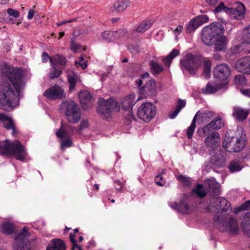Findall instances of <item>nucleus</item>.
I'll return each instance as SVG.
<instances>
[{
  "instance_id": "obj_1",
  "label": "nucleus",
  "mask_w": 250,
  "mask_h": 250,
  "mask_svg": "<svg viewBox=\"0 0 250 250\" xmlns=\"http://www.w3.org/2000/svg\"><path fill=\"white\" fill-rule=\"evenodd\" d=\"M18 98L10 83L2 82L0 84V108L10 111L16 106Z\"/></svg>"
},
{
  "instance_id": "obj_2",
  "label": "nucleus",
  "mask_w": 250,
  "mask_h": 250,
  "mask_svg": "<svg viewBox=\"0 0 250 250\" xmlns=\"http://www.w3.org/2000/svg\"><path fill=\"white\" fill-rule=\"evenodd\" d=\"M0 155L13 156L17 160L23 161L26 152L23 146L17 140L12 142L8 140L0 142Z\"/></svg>"
},
{
  "instance_id": "obj_3",
  "label": "nucleus",
  "mask_w": 250,
  "mask_h": 250,
  "mask_svg": "<svg viewBox=\"0 0 250 250\" xmlns=\"http://www.w3.org/2000/svg\"><path fill=\"white\" fill-rule=\"evenodd\" d=\"M224 214L221 216L218 213L214 216V222L217 229L222 232H228L230 235L239 234V227L237 220L234 217Z\"/></svg>"
},
{
  "instance_id": "obj_4",
  "label": "nucleus",
  "mask_w": 250,
  "mask_h": 250,
  "mask_svg": "<svg viewBox=\"0 0 250 250\" xmlns=\"http://www.w3.org/2000/svg\"><path fill=\"white\" fill-rule=\"evenodd\" d=\"M246 137L238 131L227 132L223 146L229 152L240 151L246 146Z\"/></svg>"
},
{
  "instance_id": "obj_5",
  "label": "nucleus",
  "mask_w": 250,
  "mask_h": 250,
  "mask_svg": "<svg viewBox=\"0 0 250 250\" xmlns=\"http://www.w3.org/2000/svg\"><path fill=\"white\" fill-rule=\"evenodd\" d=\"M224 32L225 28L221 23L213 22L203 28L201 36L202 42L207 45H212L213 40Z\"/></svg>"
},
{
  "instance_id": "obj_6",
  "label": "nucleus",
  "mask_w": 250,
  "mask_h": 250,
  "mask_svg": "<svg viewBox=\"0 0 250 250\" xmlns=\"http://www.w3.org/2000/svg\"><path fill=\"white\" fill-rule=\"evenodd\" d=\"M232 211L230 204L222 197H212L209 200L207 212H216L214 216L219 214L221 216L224 214H229Z\"/></svg>"
},
{
  "instance_id": "obj_7",
  "label": "nucleus",
  "mask_w": 250,
  "mask_h": 250,
  "mask_svg": "<svg viewBox=\"0 0 250 250\" xmlns=\"http://www.w3.org/2000/svg\"><path fill=\"white\" fill-rule=\"evenodd\" d=\"M203 61L201 56L188 53L184 59L181 60L180 64L183 71L185 69L190 74L194 75L196 73Z\"/></svg>"
},
{
  "instance_id": "obj_8",
  "label": "nucleus",
  "mask_w": 250,
  "mask_h": 250,
  "mask_svg": "<svg viewBox=\"0 0 250 250\" xmlns=\"http://www.w3.org/2000/svg\"><path fill=\"white\" fill-rule=\"evenodd\" d=\"M98 112L105 118H108L112 112H118L120 105L115 100L110 98L106 100L100 97L99 99Z\"/></svg>"
},
{
  "instance_id": "obj_9",
  "label": "nucleus",
  "mask_w": 250,
  "mask_h": 250,
  "mask_svg": "<svg viewBox=\"0 0 250 250\" xmlns=\"http://www.w3.org/2000/svg\"><path fill=\"white\" fill-rule=\"evenodd\" d=\"M28 230V228L25 226L21 232L15 234L13 250H31L30 243L28 239L30 233Z\"/></svg>"
},
{
  "instance_id": "obj_10",
  "label": "nucleus",
  "mask_w": 250,
  "mask_h": 250,
  "mask_svg": "<svg viewBox=\"0 0 250 250\" xmlns=\"http://www.w3.org/2000/svg\"><path fill=\"white\" fill-rule=\"evenodd\" d=\"M65 108L64 113L68 122L75 124L81 118V111L77 104L71 101L64 103Z\"/></svg>"
},
{
  "instance_id": "obj_11",
  "label": "nucleus",
  "mask_w": 250,
  "mask_h": 250,
  "mask_svg": "<svg viewBox=\"0 0 250 250\" xmlns=\"http://www.w3.org/2000/svg\"><path fill=\"white\" fill-rule=\"evenodd\" d=\"M213 114L212 112L206 111L200 112L198 111L192 120L190 126L188 128L187 134L188 139L192 138L193 133L196 127V122L197 120L200 123L208 122L212 117Z\"/></svg>"
},
{
  "instance_id": "obj_12",
  "label": "nucleus",
  "mask_w": 250,
  "mask_h": 250,
  "mask_svg": "<svg viewBox=\"0 0 250 250\" xmlns=\"http://www.w3.org/2000/svg\"><path fill=\"white\" fill-rule=\"evenodd\" d=\"M155 114V106L150 103L143 104L137 111L138 117L146 123L150 122Z\"/></svg>"
},
{
  "instance_id": "obj_13",
  "label": "nucleus",
  "mask_w": 250,
  "mask_h": 250,
  "mask_svg": "<svg viewBox=\"0 0 250 250\" xmlns=\"http://www.w3.org/2000/svg\"><path fill=\"white\" fill-rule=\"evenodd\" d=\"M225 151L220 149L216 148L210 152L211 155L209 160V165L214 168L223 167L226 164V160L225 157Z\"/></svg>"
},
{
  "instance_id": "obj_14",
  "label": "nucleus",
  "mask_w": 250,
  "mask_h": 250,
  "mask_svg": "<svg viewBox=\"0 0 250 250\" xmlns=\"http://www.w3.org/2000/svg\"><path fill=\"white\" fill-rule=\"evenodd\" d=\"M43 95L49 100H59L65 98L64 90L58 84H55L46 89Z\"/></svg>"
},
{
  "instance_id": "obj_15",
  "label": "nucleus",
  "mask_w": 250,
  "mask_h": 250,
  "mask_svg": "<svg viewBox=\"0 0 250 250\" xmlns=\"http://www.w3.org/2000/svg\"><path fill=\"white\" fill-rule=\"evenodd\" d=\"M141 99L140 98L135 100V95L134 93H131L125 97L122 101V105L124 109L128 111V121H131L134 118L132 112V108L135 103Z\"/></svg>"
},
{
  "instance_id": "obj_16",
  "label": "nucleus",
  "mask_w": 250,
  "mask_h": 250,
  "mask_svg": "<svg viewBox=\"0 0 250 250\" xmlns=\"http://www.w3.org/2000/svg\"><path fill=\"white\" fill-rule=\"evenodd\" d=\"M213 75L215 78L220 81H225L228 79L230 75V68L226 64L218 65L214 69Z\"/></svg>"
},
{
  "instance_id": "obj_17",
  "label": "nucleus",
  "mask_w": 250,
  "mask_h": 250,
  "mask_svg": "<svg viewBox=\"0 0 250 250\" xmlns=\"http://www.w3.org/2000/svg\"><path fill=\"white\" fill-rule=\"evenodd\" d=\"M23 75V72L21 69L14 68L12 69L11 75L10 76L9 80L12 83L18 94L19 93L20 86Z\"/></svg>"
},
{
  "instance_id": "obj_18",
  "label": "nucleus",
  "mask_w": 250,
  "mask_h": 250,
  "mask_svg": "<svg viewBox=\"0 0 250 250\" xmlns=\"http://www.w3.org/2000/svg\"><path fill=\"white\" fill-rule=\"evenodd\" d=\"M205 186L207 193L210 196H217L220 194V184L214 180L207 179L205 180Z\"/></svg>"
},
{
  "instance_id": "obj_19",
  "label": "nucleus",
  "mask_w": 250,
  "mask_h": 250,
  "mask_svg": "<svg viewBox=\"0 0 250 250\" xmlns=\"http://www.w3.org/2000/svg\"><path fill=\"white\" fill-rule=\"evenodd\" d=\"M187 198L186 196L183 195L179 204L176 202H173L170 203L169 205L171 208L177 210L180 213L188 214L191 212V209L187 203Z\"/></svg>"
},
{
  "instance_id": "obj_20",
  "label": "nucleus",
  "mask_w": 250,
  "mask_h": 250,
  "mask_svg": "<svg viewBox=\"0 0 250 250\" xmlns=\"http://www.w3.org/2000/svg\"><path fill=\"white\" fill-rule=\"evenodd\" d=\"M235 68L240 72L250 74V56L240 59L235 64Z\"/></svg>"
},
{
  "instance_id": "obj_21",
  "label": "nucleus",
  "mask_w": 250,
  "mask_h": 250,
  "mask_svg": "<svg viewBox=\"0 0 250 250\" xmlns=\"http://www.w3.org/2000/svg\"><path fill=\"white\" fill-rule=\"evenodd\" d=\"M126 33L125 30L120 29L118 31H105L102 33V37L107 42H113Z\"/></svg>"
},
{
  "instance_id": "obj_22",
  "label": "nucleus",
  "mask_w": 250,
  "mask_h": 250,
  "mask_svg": "<svg viewBox=\"0 0 250 250\" xmlns=\"http://www.w3.org/2000/svg\"><path fill=\"white\" fill-rule=\"evenodd\" d=\"M79 97L81 105L84 110L91 107L93 100L89 92L87 90L81 91L79 94Z\"/></svg>"
},
{
  "instance_id": "obj_23",
  "label": "nucleus",
  "mask_w": 250,
  "mask_h": 250,
  "mask_svg": "<svg viewBox=\"0 0 250 250\" xmlns=\"http://www.w3.org/2000/svg\"><path fill=\"white\" fill-rule=\"evenodd\" d=\"M228 43V40L226 36L221 34L213 40L214 50L215 51H224Z\"/></svg>"
},
{
  "instance_id": "obj_24",
  "label": "nucleus",
  "mask_w": 250,
  "mask_h": 250,
  "mask_svg": "<svg viewBox=\"0 0 250 250\" xmlns=\"http://www.w3.org/2000/svg\"><path fill=\"white\" fill-rule=\"evenodd\" d=\"M228 13L232 19L241 20L245 13V7L242 3H238L237 8H229Z\"/></svg>"
},
{
  "instance_id": "obj_25",
  "label": "nucleus",
  "mask_w": 250,
  "mask_h": 250,
  "mask_svg": "<svg viewBox=\"0 0 250 250\" xmlns=\"http://www.w3.org/2000/svg\"><path fill=\"white\" fill-rule=\"evenodd\" d=\"M204 142L208 146L212 148V150L216 149L220 143V135L217 132H212L205 139Z\"/></svg>"
},
{
  "instance_id": "obj_26",
  "label": "nucleus",
  "mask_w": 250,
  "mask_h": 250,
  "mask_svg": "<svg viewBox=\"0 0 250 250\" xmlns=\"http://www.w3.org/2000/svg\"><path fill=\"white\" fill-rule=\"evenodd\" d=\"M156 91V82L154 79L148 81L141 89V91L146 96H154Z\"/></svg>"
},
{
  "instance_id": "obj_27",
  "label": "nucleus",
  "mask_w": 250,
  "mask_h": 250,
  "mask_svg": "<svg viewBox=\"0 0 250 250\" xmlns=\"http://www.w3.org/2000/svg\"><path fill=\"white\" fill-rule=\"evenodd\" d=\"M66 248L64 242L61 239H52L46 247V250H65Z\"/></svg>"
},
{
  "instance_id": "obj_28",
  "label": "nucleus",
  "mask_w": 250,
  "mask_h": 250,
  "mask_svg": "<svg viewBox=\"0 0 250 250\" xmlns=\"http://www.w3.org/2000/svg\"><path fill=\"white\" fill-rule=\"evenodd\" d=\"M233 110V116L239 121H243L246 120L249 114L248 110L240 107H234Z\"/></svg>"
},
{
  "instance_id": "obj_29",
  "label": "nucleus",
  "mask_w": 250,
  "mask_h": 250,
  "mask_svg": "<svg viewBox=\"0 0 250 250\" xmlns=\"http://www.w3.org/2000/svg\"><path fill=\"white\" fill-rule=\"evenodd\" d=\"M0 121L3 123L4 127L7 130L12 129V134L15 133V128L13 122L11 119L3 114H0Z\"/></svg>"
},
{
  "instance_id": "obj_30",
  "label": "nucleus",
  "mask_w": 250,
  "mask_h": 250,
  "mask_svg": "<svg viewBox=\"0 0 250 250\" xmlns=\"http://www.w3.org/2000/svg\"><path fill=\"white\" fill-rule=\"evenodd\" d=\"M241 226L244 233L250 236V212L246 213L244 215Z\"/></svg>"
},
{
  "instance_id": "obj_31",
  "label": "nucleus",
  "mask_w": 250,
  "mask_h": 250,
  "mask_svg": "<svg viewBox=\"0 0 250 250\" xmlns=\"http://www.w3.org/2000/svg\"><path fill=\"white\" fill-rule=\"evenodd\" d=\"M129 2L127 1H116L110 7L112 12H120L125 10L129 5Z\"/></svg>"
},
{
  "instance_id": "obj_32",
  "label": "nucleus",
  "mask_w": 250,
  "mask_h": 250,
  "mask_svg": "<svg viewBox=\"0 0 250 250\" xmlns=\"http://www.w3.org/2000/svg\"><path fill=\"white\" fill-rule=\"evenodd\" d=\"M49 60L52 65L55 66L56 64L64 66L66 65L67 62V60L65 57L59 54H57L52 57H50Z\"/></svg>"
},
{
  "instance_id": "obj_33",
  "label": "nucleus",
  "mask_w": 250,
  "mask_h": 250,
  "mask_svg": "<svg viewBox=\"0 0 250 250\" xmlns=\"http://www.w3.org/2000/svg\"><path fill=\"white\" fill-rule=\"evenodd\" d=\"M214 130L216 129L211 122L203 127L198 129L197 132L200 136H207L212 132H215Z\"/></svg>"
},
{
  "instance_id": "obj_34",
  "label": "nucleus",
  "mask_w": 250,
  "mask_h": 250,
  "mask_svg": "<svg viewBox=\"0 0 250 250\" xmlns=\"http://www.w3.org/2000/svg\"><path fill=\"white\" fill-rule=\"evenodd\" d=\"M221 87L216 84H214L210 83H208L205 87L203 88L202 91L204 94H212L218 91Z\"/></svg>"
},
{
  "instance_id": "obj_35",
  "label": "nucleus",
  "mask_w": 250,
  "mask_h": 250,
  "mask_svg": "<svg viewBox=\"0 0 250 250\" xmlns=\"http://www.w3.org/2000/svg\"><path fill=\"white\" fill-rule=\"evenodd\" d=\"M180 53L178 50L173 49L169 54L163 59V63L167 67H169L172 60Z\"/></svg>"
},
{
  "instance_id": "obj_36",
  "label": "nucleus",
  "mask_w": 250,
  "mask_h": 250,
  "mask_svg": "<svg viewBox=\"0 0 250 250\" xmlns=\"http://www.w3.org/2000/svg\"><path fill=\"white\" fill-rule=\"evenodd\" d=\"M67 77L68 81L70 84V90H72L74 88L76 85L77 81L78 80V76L73 72L72 73L71 72H69L67 74Z\"/></svg>"
},
{
  "instance_id": "obj_37",
  "label": "nucleus",
  "mask_w": 250,
  "mask_h": 250,
  "mask_svg": "<svg viewBox=\"0 0 250 250\" xmlns=\"http://www.w3.org/2000/svg\"><path fill=\"white\" fill-rule=\"evenodd\" d=\"M243 167L241 163L237 160H232L230 162L228 168L231 172L241 170Z\"/></svg>"
},
{
  "instance_id": "obj_38",
  "label": "nucleus",
  "mask_w": 250,
  "mask_h": 250,
  "mask_svg": "<svg viewBox=\"0 0 250 250\" xmlns=\"http://www.w3.org/2000/svg\"><path fill=\"white\" fill-rule=\"evenodd\" d=\"M193 192L201 198H204L207 194V189L204 188L203 185L202 184L197 185L196 187L193 189Z\"/></svg>"
},
{
  "instance_id": "obj_39",
  "label": "nucleus",
  "mask_w": 250,
  "mask_h": 250,
  "mask_svg": "<svg viewBox=\"0 0 250 250\" xmlns=\"http://www.w3.org/2000/svg\"><path fill=\"white\" fill-rule=\"evenodd\" d=\"M152 25V22L150 21H143L136 28V31L139 33H143L148 29Z\"/></svg>"
},
{
  "instance_id": "obj_40",
  "label": "nucleus",
  "mask_w": 250,
  "mask_h": 250,
  "mask_svg": "<svg viewBox=\"0 0 250 250\" xmlns=\"http://www.w3.org/2000/svg\"><path fill=\"white\" fill-rule=\"evenodd\" d=\"M150 66L151 72L152 74L154 75H156L161 73L164 70V68L163 67L162 65L154 61H151Z\"/></svg>"
},
{
  "instance_id": "obj_41",
  "label": "nucleus",
  "mask_w": 250,
  "mask_h": 250,
  "mask_svg": "<svg viewBox=\"0 0 250 250\" xmlns=\"http://www.w3.org/2000/svg\"><path fill=\"white\" fill-rule=\"evenodd\" d=\"M211 63L209 60H205L204 61V75L206 78H209L210 77V68Z\"/></svg>"
},
{
  "instance_id": "obj_42",
  "label": "nucleus",
  "mask_w": 250,
  "mask_h": 250,
  "mask_svg": "<svg viewBox=\"0 0 250 250\" xmlns=\"http://www.w3.org/2000/svg\"><path fill=\"white\" fill-rule=\"evenodd\" d=\"M62 73V70L57 69L55 65H52L50 70L49 77L51 79H54L59 77Z\"/></svg>"
},
{
  "instance_id": "obj_43",
  "label": "nucleus",
  "mask_w": 250,
  "mask_h": 250,
  "mask_svg": "<svg viewBox=\"0 0 250 250\" xmlns=\"http://www.w3.org/2000/svg\"><path fill=\"white\" fill-rule=\"evenodd\" d=\"M0 69L2 74L9 80L10 76L11 75L12 69L14 68L10 67L6 64H3L1 65Z\"/></svg>"
},
{
  "instance_id": "obj_44",
  "label": "nucleus",
  "mask_w": 250,
  "mask_h": 250,
  "mask_svg": "<svg viewBox=\"0 0 250 250\" xmlns=\"http://www.w3.org/2000/svg\"><path fill=\"white\" fill-rule=\"evenodd\" d=\"M200 26L194 19L190 21L186 27V31L188 33L191 32Z\"/></svg>"
},
{
  "instance_id": "obj_45",
  "label": "nucleus",
  "mask_w": 250,
  "mask_h": 250,
  "mask_svg": "<svg viewBox=\"0 0 250 250\" xmlns=\"http://www.w3.org/2000/svg\"><path fill=\"white\" fill-rule=\"evenodd\" d=\"M3 232L7 234H12L14 231V228L12 224L9 223H4L2 225Z\"/></svg>"
},
{
  "instance_id": "obj_46",
  "label": "nucleus",
  "mask_w": 250,
  "mask_h": 250,
  "mask_svg": "<svg viewBox=\"0 0 250 250\" xmlns=\"http://www.w3.org/2000/svg\"><path fill=\"white\" fill-rule=\"evenodd\" d=\"M212 125L214 126L216 130L220 128L224 125V122L222 118L216 117L211 121Z\"/></svg>"
},
{
  "instance_id": "obj_47",
  "label": "nucleus",
  "mask_w": 250,
  "mask_h": 250,
  "mask_svg": "<svg viewBox=\"0 0 250 250\" xmlns=\"http://www.w3.org/2000/svg\"><path fill=\"white\" fill-rule=\"evenodd\" d=\"M196 22L199 26L201 25L203 23L208 22L209 20L208 17L206 15H202L198 16L194 18Z\"/></svg>"
},
{
  "instance_id": "obj_48",
  "label": "nucleus",
  "mask_w": 250,
  "mask_h": 250,
  "mask_svg": "<svg viewBox=\"0 0 250 250\" xmlns=\"http://www.w3.org/2000/svg\"><path fill=\"white\" fill-rule=\"evenodd\" d=\"M229 8L225 6L224 2H221L219 5L215 7L214 10V12L215 14L219 13L222 11H225L226 13H228Z\"/></svg>"
},
{
  "instance_id": "obj_49",
  "label": "nucleus",
  "mask_w": 250,
  "mask_h": 250,
  "mask_svg": "<svg viewBox=\"0 0 250 250\" xmlns=\"http://www.w3.org/2000/svg\"><path fill=\"white\" fill-rule=\"evenodd\" d=\"M72 144V142L70 139H63L61 141V148L62 150H64L65 148L70 147Z\"/></svg>"
},
{
  "instance_id": "obj_50",
  "label": "nucleus",
  "mask_w": 250,
  "mask_h": 250,
  "mask_svg": "<svg viewBox=\"0 0 250 250\" xmlns=\"http://www.w3.org/2000/svg\"><path fill=\"white\" fill-rule=\"evenodd\" d=\"M63 126V125L62 123L61 128L59 130H57L56 132L57 136L60 139H62L66 137L67 135L66 131L62 129Z\"/></svg>"
},
{
  "instance_id": "obj_51",
  "label": "nucleus",
  "mask_w": 250,
  "mask_h": 250,
  "mask_svg": "<svg viewBox=\"0 0 250 250\" xmlns=\"http://www.w3.org/2000/svg\"><path fill=\"white\" fill-rule=\"evenodd\" d=\"M177 179L185 186H188L190 183L188 178L182 175H179L177 176Z\"/></svg>"
},
{
  "instance_id": "obj_52",
  "label": "nucleus",
  "mask_w": 250,
  "mask_h": 250,
  "mask_svg": "<svg viewBox=\"0 0 250 250\" xmlns=\"http://www.w3.org/2000/svg\"><path fill=\"white\" fill-rule=\"evenodd\" d=\"M250 210V200L247 201L242 204L238 208L237 211Z\"/></svg>"
},
{
  "instance_id": "obj_53",
  "label": "nucleus",
  "mask_w": 250,
  "mask_h": 250,
  "mask_svg": "<svg viewBox=\"0 0 250 250\" xmlns=\"http://www.w3.org/2000/svg\"><path fill=\"white\" fill-rule=\"evenodd\" d=\"M244 76L243 75H237L234 78V83L237 84H242L245 81Z\"/></svg>"
},
{
  "instance_id": "obj_54",
  "label": "nucleus",
  "mask_w": 250,
  "mask_h": 250,
  "mask_svg": "<svg viewBox=\"0 0 250 250\" xmlns=\"http://www.w3.org/2000/svg\"><path fill=\"white\" fill-rule=\"evenodd\" d=\"M163 174H164V170L155 177V183L158 186H163V184L160 181V180L163 181V177H162Z\"/></svg>"
},
{
  "instance_id": "obj_55",
  "label": "nucleus",
  "mask_w": 250,
  "mask_h": 250,
  "mask_svg": "<svg viewBox=\"0 0 250 250\" xmlns=\"http://www.w3.org/2000/svg\"><path fill=\"white\" fill-rule=\"evenodd\" d=\"M7 11V13L11 16H13L15 18H18L19 17V12L17 10L12 8H8Z\"/></svg>"
},
{
  "instance_id": "obj_56",
  "label": "nucleus",
  "mask_w": 250,
  "mask_h": 250,
  "mask_svg": "<svg viewBox=\"0 0 250 250\" xmlns=\"http://www.w3.org/2000/svg\"><path fill=\"white\" fill-rule=\"evenodd\" d=\"M247 31L244 36L245 42L249 44H250V25L247 27Z\"/></svg>"
},
{
  "instance_id": "obj_57",
  "label": "nucleus",
  "mask_w": 250,
  "mask_h": 250,
  "mask_svg": "<svg viewBox=\"0 0 250 250\" xmlns=\"http://www.w3.org/2000/svg\"><path fill=\"white\" fill-rule=\"evenodd\" d=\"M186 102L184 100L180 99L178 100V104L176 106L177 109H179V110L181 111V110L185 106Z\"/></svg>"
},
{
  "instance_id": "obj_58",
  "label": "nucleus",
  "mask_w": 250,
  "mask_h": 250,
  "mask_svg": "<svg viewBox=\"0 0 250 250\" xmlns=\"http://www.w3.org/2000/svg\"><path fill=\"white\" fill-rule=\"evenodd\" d=\"M88 126V121L86 120H83L81 121L80 125V127L78 129V130L80 131V130H82L84 128H86Z\"/></svg>"
},
{
  "instance_id": "obj_59",
  "label": "nucleus",
  "mask_w": 250,
  "mask_h": 250,
  "mask_svg": "<svg viewBox=\"0 0 250 250\" xmlns=\"http://www.w3.org/2000/svg\"><path fill=\"white\" fill-rule=\"evenodd\" d=\"M81 47V45L79 44L74 42L71 44V49L74 52H78Z\"/></svg>"
},
{
  "instance_id": "obj_60",
  "label": "nucleus",
  "mask_w": 250,
  "mask_h": 250,
  "mask_svg": "<svg viewBox=\"0 0 250 250\" xmlns=\"http://www.w3.org/2000/svg\"><path fill=\"white\" fill-rule=\"evenodd\" d=\"M114 183L117 185V186L115 187L116 189L118 191H121L123 187L122 183L120 181L118 180H115L114 181Z\"/></svg>"
},
{
  "instance_id": "obj_61",
  "label": "nucleus",
  "mask_w": 250,
  "mask_h": 250,
  "mask_svg": "<svg viewBox=\"0 0 250 250\" xmlns=\"http://www.w3.org/2000/svg\"><path fill=\"white\" fill-rule=\"evenodd\" d=\"M75 64L78 65L77 66H80L83 69H85L87 66V64L85 62H78V61H75Z\"/></svg>"
},
{
  "instance_id": "obj_62",
  "label": "nucleus",
  "mask_w": 250,
  "mask_h": 250,
  "mask_svg": "<svg viewBox=\"0 0 250 250\" xmlns=\"http://www.w3.org/2000/svg\"><path fill=\"white\" fill-rule=\"evenodd\" d=\"M241 92L244 95L250 97V88L248 89H240Z\"/></svg>"
},
{
  "instance_id": "obj_63",
  "label": "nucleus",
  "mask_w": 250,
  "mask_h": 250,
  "mask_svg": "<svg viewBox=\"0 0 250 250\" xmlns=\"http://www.w3.org/2000/svg\"><path fill=\"white\" fill-rule=\"evenodd\" d=\"M180 111L179 108L177 109L176 108L175 110L169 115L170 118L172 119H174L177 116Z\"/></svg>"
},
{
  "instance_id": "obj_64",
  "label": "nucleus",
  "mask_w": 250,
  "mask_h": 250,
  "mask_svg": "<svg viewBox=\"0 0 250 250\" xmlns=\"http://www.w3.org/2000/svg\"><path fill=\"white\" fill-rule=\"evenodd\" d=\"M72 250H83L82 248L77 244V242L75 244H72Z\"/></svg>"
}]
</instances>
